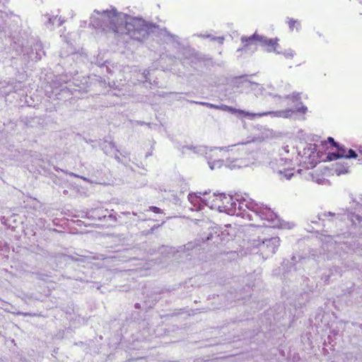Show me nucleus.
Listing matches in <instances>:
<instances>
[{
    "mask_svg": "<svg viewBox=\"0 0 362 362\" xmlns=\"http://www.w3.org/2000/svg\"><path fill=\"white\" fill-rule=\"evenodd\" d=\"M239 113H240L241 115H243L245 116H249L252 118L255 117H263V116H266V115H270L272 114V112H262V113H249V112H246L243 110H239L238 111Z\"/></svg>",
    "mask_w": 362,
    "mask_h": 362,
    "instance_id": "nucleus-13",
    "label": "nucleus"
},
{
    "mask_svg": "<svg viewBox=\"0 0 362 362\" xmlns=\"http://www.w3.org/2000/svg\"><path fill=\"white\" fill-rule=\"evenodd\" d=\"M149 211H151L155 214H161L162 213V210L160 208H158L157 206H153L149 207Z\"/></svg>",
    "mask_w": 362,
    "mask_h": 362,
    "instance_id": "nucleus-15",
    "label": "nucleus"
},
{
    "mask_svg": "<svg viewBox=\"0 0 362 362\" xmlns=\"http://www.w3.org/2000/svg\"><path fill=\"white\" fill-rule=\"evenodd\" d=\"M44 23L45 26L49 29H53L54 25L60 26L63 24L64 21L58 15H52L46 13L44 15Z\"/></svg>",
    "mask_w": 362,
    "mask_h": 362,
    "instance_id": "nucleus-7",
    "label": "nucleus"
},
{
    "mask_svg": "<svg viewBox=\"0 0 362 362\" xmlns=\"http://www.w3.org/2000/svg\"><path fill=\"white\" fill-rule=\"evenodd\" d=\"M360 4H362V0H358Z\"/></svg>",
    "mask_w": 362,
    "mask_h": 362,
    "instance_id": "nucleus-18",
    "label": "nucleus"
},
{
    "mask_svg": "<svg viewBox=\"0 0 362 362\" xmlns=\"http://www.w3.org/2000/svg\"><path fill=\"white\" fill-rule=\"evenodd\" d=\"M90 25L101 29L105 37L112 43H144L158 29L156 23L120 12L113 6L103 11L94 10Z\"/></svg>",
    "mask_w": 362,
    "mask_h": 362,
    "instance_id": "nucleus-1",
    "label": "nucleus"
},
{
    "mask_svg": "<svg viewBox=\"0 0 362 362\" xmlns=\"http://www.w3.org/2000/svg\"><path fill=\"white\" fill-rule=\"evenodd\" d=\"M350 165L347 162H337L334 165L333 170L337 175L346 174L349 172Z\"/></svg>",
    "mask_w": 362,
    "mask_h": 362,
    "instance_id": "nucleus-10",
    "label": "nucleus"
},
{
    "mask_svg": "<svg viewBox=\"0 0 362 362\" xmlns=\"http://www.w3.org/2000/svg\"><path fill=\"white\" fill-rule=\"evenodd\" d=\"M220 204L218 211L229 214L235 211L237 203L234 201L233 197L221 194V202Z\"/></svg>",
    "mask_w": 362,
    "mask_h": 362,
    "instance_id": "nucleus-6",
    "label": "nucleus"
},
{
    "mask_svg": "<svg viewBox=\"0 0 362 362\" xmlns=\"http://www.w3.org/2000/svg\"><path fill=\"white\" fill-rule=\"evenodd\" d=\"M327 141L330 143L334 147L337 148L338 146V144L334 141V139L329 136L327 138Z\"/></svg>",
    "mask_w": 362,
    "mask_h": 362,
    "instance_id": "nucleus-16",
    "label": "nucleus"
},
{
    "mask_svg": "<svg viewBox=\"0 0 362 362\" xmlns=\"http://www.w3.org/2000/svg\"><path fill=\"white\" fill-rule=\"evenodd\" d=\"M191 203L201 202L204 205L209 206L212 209L218 210L221 202V194H215L211 192H198L189 194L188 196Z\"/></svg>",
    "mask_w": 362,
    "mask_h": 362,
    "instance_id": "nucleus-2",
    "label": "nucleus"
},
{
    "mask_svg": "<svg viewBox=\"0 0 362 362\" xmlns=\"http://www.w3.org/2000/svg\"><path fill=\"white\" fill-rule=\"evenodd\" d=\"M279 41V40L276 37L269 39L257 33H254L250 37L243 36L241 37V42L245 44V45H256L258 43L262 45H277Z\"/></svg>",
    "mask_w": 362,
    "mask_h": 362,
    "instance_id": "nucleus-4",
    "label": "nucleus"
},
{
    "mask_svg": "<svg viewBox=\"0 0 362 362\" xmlns=\"http://www.w3.org/2000/svg\"><path fill=\"white\" fill-rule=\"evenodd\" d=\"M286 23L291 31H293L294 30L298 31L300 29L301 25L298 20L292 18H287Z\"/></svg>",
    "mask_w": 362,
    "mask_h": 362,
    "instance_id": "nucleus-12",
    "label": "nucleus"
},
{
    "mask_svg": "<svg viewBox=\"0 0 362 362\" xmlns=\"http://www.w3.org/2000/svg\"><path fill=\"white\" fill-rule=\"evenodd\" d=\"M162 37L163 40L166 43H171V44H180V38L179 36L171 33L170 31L167 30L166 29H164L162 32Z\"/></svg>",
    "mask_w": 362,
    "mask_h": 362,
    "instance_id": "nucleus-9",
    "label": "nucleus"
},
{
    "mask_svg": "<svg viewBox=\"0 0 362 362\" xmlns=\"http://www.w3.org/2000/svg\"><path fill=\"white\" fill-rule=\"evenodd\" d=\"M94 212H99V210L95 209Z\"/></svg>",
    "mask_w": 362,
    "mask_h": 362,
    "instance_id": "nucleus-17",
    "label": "nucleus"
},
{
    "mask_svg": "<svg viewBox=\"0 0 362 362\" xmlns=\"http://www.w3.org/2000/svg\"><path fill=\"white\" fill-rule=\"evenodd\" d=\"M194 36H197L202 38H207L209 39V42L219 44L221 45L224 42L223 37H216L211 34H199V35H194Z\"/></svg>",
    "mask_w": 362,
    "mask_h": 362,
    "instance_id": "nucleus-11",
    "label": "nucleus"
},
{
    "mask_svg": "<svg viewBox=\"0 0 362 362\" xmlns=\"http://www.w3.org/2000/svg\"><path fill=\"white\" fill-rule=\"evenodd\" d=\"M280 245V239L278 237L271 238L263 241L260 250L266 255H273Z\"/></svg>",
    "mask_w": 362,
    "mask_h": 362,
    "instance_id": "nucleus-5",
    "label": "nucleus"
},
{
    "mask_svg": "<svg viewBox=\"0 0 362 362\" xmlns=\"http://www.w3.org/2000/svg\"><path fill=\"white\" fill-rule=\"evenodd\" d=\"M339 158H339V153L337 152V153H328V155L327 156V159L329 161L335 160Z\"/></svg>",
    "mask_w": 362,
    "mask_h": 362,
    "instance_id": "nucleus-14",
    "label": "nucleus"
},
{
    "mask_svg": "<svg viewBox=\"0 0 362 362\" xmlns=\"http://www.w3.org/2000/svg\"><path fill=\"white\" fill-rule=\"evenodd\" d=\"M337 149L340 158H356L358 156L357 153L354 150L347 149L344 146H340L339 144Z\"/></svg>",
    "mask_w": 362,
    "mask_h": 362,
    "instance_id": "nucleus-8",
    "label": "nucleus"
},
{
    "mask_svg": "<svg viewBox=\"0 0 362 362\" xmlns=\"http://www.w3.org/2000/svg\"><path fill=\"white\" fill-rule=\"evenodd\" d=\"M9 2L10 0H0V32L4 31L12 22L17 23L19 20L18 16L6 11Z\"/></svg>",
    "mask_w": 362,
    "mask_h": 362,
    "instance_id": "nucleus-3",
    "label": "nucleus"
}]
</instances>
